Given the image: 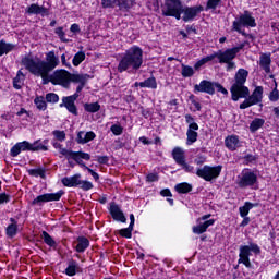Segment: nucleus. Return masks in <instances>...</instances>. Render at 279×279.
Here are the masks:
<instances>
[{"label":"nucleus","mask_w":279,"mask_h":279,"mask_svg":"<svg viewBox=\"0 0 279 279\" xmlns=\"http://www.w3.org/2000/svg\"><path fill=\"white\" fill-rule=\"evenodd\" d=\"M247 75H250L247 70L239 69L234 75L233 84L230 88L231 99L233 101L245 99L240 105V110H245L246 108H251V106H256L263 101V86H257L250 96V88L245 86V83L247 82Z\"/></svg>","instance_id":"1"},{"label":"nucleus","mask_w":279,"mask_h":279,"mask_svg":"<svg viewBox=\"0 0 279 279\" xmlns=\"http://www.w3.org/2000/svg\"><path fill=\"white\" fill-rule=\"evenodd\" d=\"M22 64L26 71L31 72L35 77H41L43 84H49L47 75L60 64V59L56 56V52L49 51L46 54V61L41 59H34L32 57H24Z\"/></svg>","instance_id":"2"},{"label":"nucleus","mask_w":279,"mask_h":279,"mask_svg":"<svg viewBox=\"0 0 279 279\" xmlns=\"http://www.w3.org/2000/svg\"><path fill=\"white\" fill-rule=\"evenodd\" d=\"M143 66V49L138 46L129 48L122 59L119 62L118 71L123 73L124 71H138Z\"/></svg>","instance_id":"3"},{"label":"nucleus","mask_w":279,"mask_h":279,"mask_svg":"<svg viewBox=\"0 0 279 279\" xmlns=\"http://www.w3.org/2000/svg\"><path fill=\"white\" fill-rule=\"evenodd\" d=\"M243 27H256V19L252 15V12L244 11L240 14L232 23L231 29L232 32H238V34H242V36H246L243 31Z\"/></svg>","instance_id":"4"},{"label":"nucleus","mask_w":279,"mask_h":279,"mask_svg":"<svg viewBox=\"0 0 279 279\" xmlns=\"http://www.w3.org/2000/svg\"><path fill=\"white\" fill-rule=\"evenodd\" d=\"M183 7L180 0H166L161 12L163 16H173L177 21H180Z\"/></svg>","instance_id":"5"},{"label":"nucleus","mask_w":279,"mask_h":279,"mask_svg":"<svg viewBox=\"0 0 279 279\" xmlns=\"http://www.w3.org/2000/svg\"><path fill=\"white\" fill-rule=\"evenodd\" d=\"M70 75L71 73L66 70H57L52 75L47 74L48 84L51 82V84H58L59 86H63V88H69Z\"/></svg>","instance_id":"6"},{"label":"nucleus","mask_w":279,"mask_h":279,"mask_svg":"<svg viewBox=\"0 0 279 279\" xmlns=\"http://www.w3.org/2000/svg\"><path fill=\"white\" fill-rule=\"evenodd\" d=\"M256 182H258V175L251 170H243L236 179V184L240 189L252 187Z\"/></svg>","instance_id":"7"},{"label":"nucleus","mask_w":279,"mask_h":279,"mask_svg":"<svg viewBox=\"0 0 279 279\" xmlns=\"http://www.w3.org/2000/svg\"><path fill=\"white\" fill-rule=\"evenodd\" d=\"M59 153L62 156H65L68 158V160H75V162H77V165H80V167H83V169H86V163H84L83 160H90V155L84 151H73V150H69L66 148H61L59 150Z\"/></svg>","instance_id":"8"},{"label":"nucleus","mask_w":279,"mask_h":279,"mask_svg":"<svg viewBox=\"0 0 279 279\" xmlns=\"http://www.w3.org/2000/svg\"><path fill=\"white\" fill-rule=\"evenodd\" d=\"M172 158L186 173H194L195 168L186 162V156L184 155V149L182 147L173 148Z\"/></svg>","instance_id":"9"},{"label":"nucleus","mask_w":279,"mask_h":279,"mask_svg":"<svg viewBox=\"0 0 279 279\" xmlns=\"http://www.w3.org/2000/svg\"><path fill=\"white\" fill-rule=\"evenodd\" d=\"M245 47V44H241L240 46L229 48L227 50H219L217 52V59L219 64H226V62H230L236 58V54Z\"/></svg>","instance_id":"10"},{"label":"nucleus","mask_w":279,"mask_h":279,"mask_svg":"<svg viewBox=\"0 0 279 279\" xmlns=\"http://www.w3.org/2000/svg\"><path fill=\"white\" fill-rule=\"evenodd\" d=\"M220 174L221 166H204L196 171V175H198V178H203V180H206V182H210L211 180H215V178H219Z\"/></svg>","instance_id":"11"},{"label":"nucleus","mask_w":279,"mask_h":279,"mask_svg":"<svg viewBox=\"0 0 279 279\" xmlns=\"http://www.w3.org/2000/svg\"><path fill=\"white\" fill-rule=\"evenodd\" d=\"M202 12H204L203 5L183 7L181 9V14H183L182 21H184V23H190V21H195V19H197V16L202 14Z\"/></svg>","instance_id":"12"},{"label":"nucleus","mask_w":279,"mask_h":279,"mask_svg":"<svg viewBox=\"0 0 279 279\" xmlns=\"http://www.w3.org/2000/svg\"><path fill=\"white\" fill-rule=\"evenodd\" d=\"M62 195H64L63 191H59L57 193H47L44 195H39L33 201V205L34 206H36V205L43 206V204H45L47 202H59V199L62 197Z\"/></svg>","instance_id":"13"},{"label":"nucleus","mask_w":279,"mask_h":279,"mask_svg":"<svg viewBox=\"0 0 279 279\" xmlns=\"http://www.w3.org/2000/svg\"><path fill=\"white\" fill-rule=\"evenodd\" d=\"M80 97L78 93L73 94L72 96H66L62 98V104L60 107L66 108L71 114H74L77 117V107L75 106V101H77V98Z\"/></svg>","instance_id":"14"},{"label":"nucleus","mask_w":279,"mask_h":279,"mask_svg":"<svg viewBox=\"0 0 279 279\" xmlns=\"http://www.w3.org/2000/svg\"><path fill=\"white\" fill-rule=\"evenodd\" d=\"M194 93L215 95V84L210 81L204 80L199 84L194 85Z\"/></svg>","instance_id":"15"},{"label":"nucleus","mask_w":279,"mask_h":279,"mask_svg":"<svg viewBox=\"0 0 279 279\" xmlns=\"http://www.w3.org/2000/svg\"><path fill=\"white\" fill-rule=\"evenodd\" d=\"M78 84L76 88V93H82L84 87L86 86V82H88V74H71L70 73V83Z\"/></svg>","instance_id":"16"},{"label":"nucleus","mask_w":279,"mask_h":279,"mask_svg":"<svg viewBox=\"0 0 279 279\" xmlns=\"http://www.w3.org/2000/svg\"><path fill=\"white\" fill-rule=\"evenodd\" d=\"M252 255V252L250 251V247L247 245L240 246V258L238 260L239 264L245 265L247 269H252V262H250V256Z\"/></svg>","instance_id":"17"},{"label":"nucleus","mask_w":279,"mask_h":279,"mask_svg":"<svg viewBox=\"0 0 279 279\" xmlns=\"http://www.w3.org/2000/svg\"><path fill=\"white\" fill-rule=\"evenodd\" d=\"M197 223L196 226H194L192 228V231L194 234H204V232H206L208 230V228H210V226L215 225V219H209L206 221H202L197 219Z\"/></svg>","instance_id":"18"},{"label":"nucleus","mask_w":279,"mask_h":279,"mask_svg":"<svg viewBox=\"0 0 279 279\" xmlns=\"http://www.w3.org/2000/svg\"><path fill=\"white\" fill-rule=\"evenodd\" d=\"M110 215L114 219V221H121V223H125L128 221V218H125V215L121 210V207L117 205L116 203H112L110 206Z\"/></svg>","instance_id":"19"},{"label":"nucleus","mask_w":279,"mask_h":279,"mask_svg":"<svg viewBox=\"0 0 279 279\" xmlns=\"http://www.w3.org/2000/svg\"><path fill=\"white\" fill-rule=\"evenodd\" d=\"M225 145L230 151H236L241 147V142L239 141V136L229 135L225 140Z\"/></svg>","instance_id":"20"},{"label":"nucleus","mask_w":279,"mask_h":279,"mask_svg":"<svg viewBox=\"0 0 279 279\" xmlns=\"http://www.w3.org/2000/svg\"><path fill=\"white\" fill-rule=\"evenodd\" d=\"M82 174H74L73 177H65L61 180L63 186H69V187H73V186H80Z\"/></svg>","instance_id":"21"},{"label":"nucleus","mask_w":279,"mask_h":279,"mask_svg":"<svg viewBox=\"0 0 279 279\" xmlns=\"http://www.w3.org/2000/svg\"><path fill=\"white\" fill-rule=\"evenodd\" d=\"M259 66L265 71V73H271V56L262 54L259 58Z\"/></svg>","instance_id":"22"},{"label":"nucleus","mask_w":279,"mask_h":279,"mask_svg":"<svg viewBox=\"0 0 279 279\" xmlns=\"http://www.w3.org/2000/svg\"><path fill=\"white\" fill-rule=\"evenodd\" d=\"M49 140H40L36 141L35 143L31 144V151H47L49 148L47 147Z\"/></svg>","instance_id":"23"},{"label":"nucleus","mask_w":279,"mask_h":279,"mask_svg":"<svg viewBox=\"0 0 279 279\" xmlns=\"http://www.w3.org/2000/svg\"><path fill=\"white\" fill-rule=\"evenodd\" d=\"M26 14H47V8L33 3L26 8Z\"/></svg>","instance_id":"24"},{"label":"nucleus","mask_w":279,"mask_h":279,"mask_svg":"<svg viewBox=\"0 0 279 279\" xmlns=\"http://www.w3.org/2000/svg\"><path fill=\"white\" fill-rule=\"evenodd\" d=\"M77 271H80V265L77 264V262L73 259L69 260L68 267L65 269L66 276H75Z\"/></svg>","instance_id":"25"},{"label":"nucleus","mask_w":279,"mask_h":279,"mask_svg":"<svg viewBox=\"0 0 279 279\" xmlns=\"http://www.w3.org/2000/svg\"><path fill=\"white\" fill-rule=\"evenodd\" d=\"M88 245H90V242L88 241V239L81 236L77 239V244L75 246V250L78 253L86 252Z\"/></svg>","instance_id":"26"},{"label":"nucleus","mask_w":279,"mask_h":279,"mask_svg":"<svg viewBox=\"0 0 279 279\" xmlns=\"http://www.w3.org/2000/svg\"><path fill=\"white\" fill-rule=\"evenodd\" d=\"M256 206H258V203H251V202H246L244 204V206L240 207V217H247V215H250V210H252V208H256Z\"/></svg>","instance_id":"27"},{"label":"nucleus","mask_w":279,"mask_h":279,"mask_svg":"<svg viewBox=\"0 0 279 279\" xmlns=\"http://www.w3.org/2000/svg\"><path fill=\"white\" fill-rule=\"evenodd\" d=\"M23 82H25V74H23V71L20 70L16 77L13 78L14 88H16V90H21Z\"/></svg>","instance_id":"28"},{"label":"nucleus","mask_w":279,"mask_h":279,"mask_svg":"<svg viewBox=\"0 0 279 279\" xmlns=\"http://www.w3.org/2000/svg\"><path fill=\"white\" fill-rule=\"evenodd\" d=\"M10 221L12 223L7 227V235L12 239L13 236H16V232L19 231V226H16V221H14V218H11Z\"/></svg>","instance_id":"29"},{"label":"nucleus","mask_w":279,"mask_h":279,"mask_svg":"<svg viewBox=\"0 0 279 279\" xmlns=\"http://www.w3.org/2000/svg\"><path fill=\"white\" fill-rule=\"evenodd\" d=\"M14 47H16L14 44H8L4 40L0 41V57L4 56V53H10V51H13Z\"/></svg>","instance_id":"30"},{"label":"nucleus","mask_w":279,"mask_h":279,"mask_svg":"<svg viewBox=\"0 0 279 279\" xmlns=\"http://www.w3.org/2000/svg\"><path fill=\"white\" fill-rule=\"evenodd\" d=\"M141 88H153L156 89L158 88V83L156 82L155 77H150L145 80L144 82L140 83Z\"/></svg>","instance_id":"31"},{"label":"nucleus","mask_w":279,"mask_h":279,"mask_svg":"<svg viewBox=\"0 0 279 279\" xmlns=\"http://www.w3.org/2000/svg\"><path fill=\"white\" fill-rule=\"evenodd\" d=\"M265 125V120L260 119V118H256L255 120H253L250 124V131L251 132H258V130H260L262 126Z\"/></svg>","instance_id":"32"},{"label":"nucleus","mask_w":279,"mask_h":279,"mask_svg":"<svg viewBox=\"0 0 279 279\" xmlns=\"http://www.w3.org/2000/svg\"><path fill=\"white\" fill-rule=\"evenodd\" d=\"M174 189L177 193H191V191H193V185L189 183H179Z\"/></svg>","instance_id":"33"},{"label":"nucleus","mask_w":279,"mask_h":279,"mask_svg":"<svg viewBox=\"0 0 279 279\" xmlns=\"http://www.w3.org/2000/svg\"><path fill=\"white\" fill-rule=\"evenodd\" d=\"M119 10H130L136 3V0H117Z\"/></svg>","instance_id":"34"},{"label":"nucleus","mask_w":279,"mask_h":279,"mask_svg":"<svg viewBox=\"0 0 279 279\" xmlns=\"http://www.w3.org/2000/svg\"><path fill=\"white\" fill-rule=\"evenodd\" d=\"M181 69L182 77H193L195 75V70L189 65L181 64Z\"/></svg>","instance_id":"35"},{"label":"nucleus","mask_w":279,"mask_h":279,"mask_svg":"<svg viewBox=\"0 0 279 279\" xmlns=\"http://www.w3.org/2000/svg\"><path fill=\"white\" fill-rule=\"evenodd\" d=\"M84 60H86V53L84 51H78L73 60H72V64L74 66H80L81 62H84Z\"/></svg>","instance_id":"36"},{"label":"nucleus","mask_w":279,"mask_h":279,"mask_svg":"<svg viewBox=\"0 0 279 279\" xmlns=\"http://www.w3.org/2000/svg\"><path fill=\"white\" fill-rule=\"evenodd\" d=\"M84 109L86 112H99L101 110V106L98 102L85 104Z\"/></svg>","instance_id":"37"},{"label":"nucleus","mask_w":279,"mask_h":279,"mask_svg":"<svg viewBox=\"0 0 279 279\" xmlns=\"http://www.w3.org/2000/svg\"><path fill=\"white\" fill-rule=\"evenodd\" d=\"M133 231H134V227H131V226L129 225L128 228L121 229V230L119 231V234H120L121 236H123L124 239H132V232H133Z\"/></svg>","instance_id":"38"},{"label":"nucleus","mask_w":279,"mask_h":279,"mask_svg":"<svg viewBox=\"0 0 279 279\" xmlns=\"http://www.w3.org/2000/svg\"><path fill=\"white\" fill-rule=\"evenodd\" d=\"M34 102L38 110H47V102L43 96L35 98Z\"/></svg>","instance_id":"39"},{"label":"nucleus","mask_w":279,"mask_h":279,"mask_svg":"<svg viewBox=\"0 0 279 279\" xmlns=\"http://www.w3.org/2000/svg\"><path fill=\"white\" fill-rule=\"evenodd\" d=\"M186 136H187L186 145H193V143L197 141L196 131H187Z\"/></svg>","instance_id":"40"},{"label":"nucleus","mask_w":279,"mask_h":279,"mask_svg":"<svg viewBox=\"0 0 279 279\" xmlns=\"http://www.w3.org/2000/svg\"><path fill=\"white\" fill-rule=\"evenodd\" d=\"M41 236H43L46 245H49L50 247H53V245H56V241H53V238H51V235H49V233H47V231H43Z\"/></svg>","instance_id":"41"},{"label":"nucleus","mask_w":279,"mask_h":279,"mask_svg":"<svg viewBox=\"0 0 279 279\" xmlns=\"http://www.w3.org/2000/svg\"><path fill=\"white\" fill-rule=\"evenodd\" d=\"M220 3L221 0H208L205 10H217Z\"/></svg>","instance_id":"42"},{"label":"nucleus","mask_w":279,"mask_h":279,"mask_svg":"<svg viewBox=\"0 0 279 279\" xmlns=\"http://www.w3.org/2000/svg\"><path fill=\"white\" fill-rule=\"evenodd\" d=\"M17 146L20 147V151H32V143L27 141L17 143Z\"/></svg>","instance_id":"43"},{"label":"nucleus","mask_w":279,"mask_h":279,"mask_svg":"<svg viewBox=\"0 0 279 279\" xmlns=\"http://www.w3.org/2000/svg\"><path fill=\"white\" fill-rule=\"evenodd\" d=\"M54 34H57V36H59V38H60V40H62V43H69V39H66V37H65L63 27H57L54 29Z\"/></svg>","instance_id":"44"},{"label":"nucleus","mask_w":279,"mask_h":279,"mask_svg":"<svg viewBox=\"0 0 279 279\" xmlns=\"http://www.w3.org/2000/svg\"><path fill=\"white\" fill-rule=\"evenodd\" d=\"M102 8H119L117 0H101Z\"/></svg>","instance_id":"45"},{"label":"nucleus","mask_w":279,"mask_h":279,"mask_svg":"<svg viewBox=\"0 0 279 279\" xmlns=\"http://www.w3.org/2000/svg\"><path fill=\"white\" fill-rule=\"evenodd\" d=\"M29 175H33L34 178H45V170L43 169H31L28 170Z\"/></svg>","instance_id":"46"},{"label":"nucleus","mask_w":279,"mask_h":279,"mask_svg":"<svg viewBox=\"0 0 279 279\" xmlns=\"http://www.w3.org/2000/svg\"><path fill=\"white\" fill-rule=\"evenodd\" d=\"M60 97L57 94L53 93H49L46 95V101H48V104H58Z\"/></svg>","instance_id":"47"},{"label":"nucleus","mask_w":279,"mask_h":279,"mask_svg":"<svg viewBox=\"0 0 279 279\" xmlns=\"http://www.w3.org/2000/svg\"><path fill=\"white\" fill-rule=\"evenodd\" d=\"M111 132L114 136H121L123 134V128L119 124L111 125Z\"/></svg>","instance_id":"48"},{"label":"nucleus","mask_w":279,"mask_h":279,"mask_svg":"<svg viewBox=\"0 0 279 279\" xmlns=\"http://www.w3.org/2000/svg\"><path fill=\"white\" fill-rule=\"evenodd\" d=\"M80 189H82L83 191H90V189H93V183L90 181H82L80 180Z\"/></svg>","instance_id":"49"},{"label":"nucleus","mask_w":279,"mask_h":279,"mask_svg":"<svg viewBox=\"0 0 279 279\" xmlns=\"http://www.w3.org/2000/svg\"><path fill=\"white\" fill-rule=\"evenodd\" d=\"M76 141L80 145H86V132L80 131Z\"/></svg>","instance_id":"50"},{"label":"nucleus","mask_w":279,"mask_h":279,"mask_svg":"<svg viewBox=\"0 0 279 279\" xmlns=\"http://www.w3.org/2000/svg\"><path fill=\"white\" fill-rule=\"evenodd\" d=\"M279 99V92H278V88H274L270 94H269V100L270 101H278Z\"/></svg>","instance_id":"51"},{"label":"nucleus","mask_w":279,"mask_h":279,"mask_svg":"<svg viewBox=\"0 0 279 279\" xmlns=\"http://www.w3.org/2000/svg\"><path fill=\"white\" fill-rule=\"evenodd\" d=\"M53 136H56L58 141H64L66 133H64V131H53Z\"/></svg>","instance_id":"52"},{"label":"nucleus","mask_w":279,"mask_h":279,"mask_svg":"<svg viewBox=\"0 0 279 279\" xmlns=\"http://www.w3.org/2000/svg\"><path fill=\"white\" fill-rule=\"evenodd\" d=\"M19 154H21V148L19 146V144H15L12 148H11V156L13 158H16V156H19Z\"/></svg>","instance_id":"53"},{"label":"nucleus","mask_w":279,"mask_h":279,"mask_svg":"<svg viewBox=\"0 0 279 279\" xmlns=\"http://www.w3.org/2000/svg\"><path fill=\"white\" fill-rule=\"evenodd\" d=\"M214 88H217L218 93H222V95H228V89H226L221 84L214 83Z\"/></svg>","instance_id":"54"},{"label":"nucleus","mask_w":279,"mask_h":279,"mask_svg":"<svg viewBox=\"0 0 279 279\" xmlns=\"http://www.w3.org/2000/svg\"><path fill=\"white\" fill-rule=\"evenodd\" d=\"M95 132L89 131V132H85V141L86 143H90V141H94L95 138Z\"/></svg>","instance_id":"55"},{"label":"nucleus","mask_w":279,"mask_h":279,"mask_svg":"<svg viewBox=\"0 0 279 279\" xmlns=\"http://www.w3.org/2000/svg\"><path fill=\"white\" fill-rule=\"evenodd\" d=\"M146 180L147 182H158V173H149Z\"/></svg>","instance_id":"56"},{"label":"nucleus","mask_w":279,"mask_h":279,"mask_svg":"<svg viewBox=\"0 0 279 279\" xmlns=\"http://www.w3.org/2000/svg\"><path fill=\"white\" fill-rule=\"evenodd\" d=\"M247 246L250 247V252H254V254H260V247H258V244H250Z\"/></svg>","instance_id":"57"},{"label":"nucleus","mask_w":279,"mask_h":279,"mask_svg":"<svg viewBox=\"0 0 279 279\" xmlns=\"http://www.w3.org/2000/svg\"><path fill=\"white\" fill-rule=\"evenodd\" d=\"M108 156H98L97 157V161L99 162V165H108Z\"/></svg>","instance_id":"58"},{"label":"nucleus","mask_w":279,"mask_h":279,"mask_svg":"<svg viewBox=\"0 0 279 279\" xmlns=\"http://www.w3.org/2000/svg\"><path fill=\"white\" fill-rule=\"evenodd\" d=\"M10 202V196H8L5 193L0 194V204H8Z\"/></svg>","instance_id":"59"},{"label":"nucleus","mask_w":279,"mask_h":279,"mask_svg":"<svg viewBox=\"0 0 279 279\" xmlns=\"http://www.w3.org/2000/svg\"><path fill=\"white\" fill-rule=\"evenodd\" d=\"M225 64H227V71H234V69H236V63H234L233 60L226 62Z\"/></svg>","instance_id":"60"},{"label":"nucleus","mask_w":279,"mask_h":279,"mask_svg":"<svg viewBox=\"0 0 279 279\" xmlns=\"http://www.w3.org/2000/svg\"><path fill=\"white\" fill-rule=\"evenodd\" d=\"M197 130H199V125H197V123L192 122L191 124H189L187 132H197Z\"/></svg>","instance_id":"61"},{"label":"nucleus","mask_w":279,"mask_h":279,"mask_svg":"<svg viewBox=\"0 0 279 279\" xmlns=\"http://www.w3.org/2000/svg\"><path fill=\"white\" fill-rule=\"evenodd\" d=\"M86 171H88V173H90L92 178H94V180H99V174L97 172H95L93 169L85 167Z\"/></svg>","instance_id":"62"},{"label":"nucleus","mask_w":279,"mask_h":279,"mask_svg":"<svg viewBox=\"0 0 279 279\" xmlns=\"http://www.w3.org/2000/svg\"><path fill=\"white\" fill-rule=\"evenodd\" d=\"M215 58H217V52H214L213 54H209L203 58V60H205V63H206V62H211V60H215Z\"/></svg>","instance_id":"63"},{"label":"nucleus","mask_w":279,"mask_h":279,"mask_svg":"<svg viewBox=\"0 0 279 279\" xmlns=\"http://www.w3.org/2000/svg\"><path fill=\"white\" fill-rule=\"evenodd\" d=\"M160 195H162V197H171V190L170 189L161 190Z\"/></svg>","instance_id":"64"}]
</instances>
